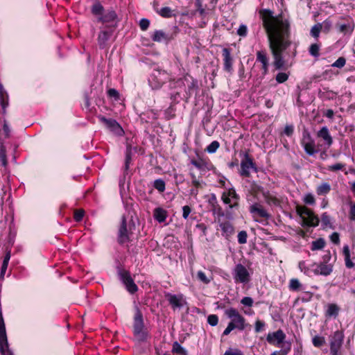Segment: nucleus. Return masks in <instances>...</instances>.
Segmentation results:
<instances>
[{"label": "nucleus", "mask_w": 355, "mask_h": 355, "mask_svg": "<svg viewBox=\"0 0 355 355\" xmlns=\"http://www.w3.org/2000/svg\"><path fill=\"white\" fill-rule=\"evenodd\" d=\"M135 339L138 342H145L147 340L148 334L146 330L137 331L134 332Z\"/></svg>", "instance_id": "34"}, {"label": "nucleus", "mask_w": 355, "mask_h": 355, "mask_svg": "<svg viewBox=\"0 0 355 355\" xmlns=\"http://www.w3.org/2000/svg\"><path fill=\"white\" fill-rule=\"evenodd\" d=\"M339 307L336 304H329L327 306L326 315L336 318L338 315Z\"/></svg>", "instance_id": "31"}, {"label": "nucleus", "mask_w": 355, "mask_h": 355, "mask_svg": "<svg viewBox=\"0 0 355 355\" xmlns=\"http://www.w3.org/2000/svg\"><path fill=\"white\" fill-rule=\"evenodd\" d=\"M320 48V44H318L317 43L312 44L309 49V53H310L311 55H312L315 58H318L320 55V53H319Z\"/></svg>", "instance_id": "39"}, {"label": "nucleus", "mask_w": 355, "mask_h": 355, "mask_svg": "<svg viewBox=\"0 0 355 355\" xmlns=\"http://www.w3.org/2000/svg\"><path fill=\"white\" fill-rule=\"evenodd\" d=\"M117 241L121 245L130 241V234L127 229L126 218L124 216L121 218V223L118 232Z\"/></svg>", "instance_id": "12"}, {"label": "nucleus", "mask_w": 355, "mask_h": 355, "mask_svg": "<svg viewBox=\"0 0 355 355\" xmlns=\"http://www.w3.org/2000/svg\"><path fill=\"white\" fill-rule=\"evenodd\" d=\"M195 5L197 8L196 12H198L201 17H204L207 14V12L202 6V0H196Z\"/></svg>", "instance_id": "45"}, {"label": "nucleus", "mask_w": 355, "mask_h": 355, "mask_svg": "<svg viewBox=\"0 0 355 355\" xmlns=\"http://www.w3.org/2000/svg\"><path fill=\"white\" fill-rule=\"evenodd\" d=\"M321 221L324 226L327 227L328 225H330V218L329 215L327 213L322 214L321 216Z\"/></svg>", "instance_id": "61"}, {"label": "nucleus", "mask_w": 355, "mask_h": 355, "mask_svg": "<svg viewBox=\"0 0 355 355\" xmlns=\"http://www.w3.org/2000/svg\"><path fill=\"white\" fill-rule=\"evenodd\" d=\"M289 290L291 291H300L304 289L303 285L300 283L299 279L293 278L289 282Z\"/></svg>", "instance_id": "27"}, {"label": "nucleus", "mask_w": 355, "mask_h": 355, "mask_svg": "<svg viewBox=\"0 0 355 355\" xmlns=\"http://www.w3.org/2000/svg\"><path fill=\"white\" fill-rule=\"evenodd\" d=\"M131 149L128 147L125 153V170L127 171L129 168L130 164L131 162Z\"/></svg>", "instance_id": "49"}, {"label": "nucleus", "mask_w": 355, "mask_h": 355, "mask_svg": "<svg viewBox=\"0 0 355 355\" xmlns=\"http://www.w3.org/2000/svg\"><path fill=\"white\" fill-rule=\"evenodd\" d=\"M207 322L209 323V324H210L212 327L216 326L218 322V316L215 314L209 315L207 317Z\"/></svg>", "instance_id": "52"}, {"label": "nucleus", "mask_w": 355, "mask_h": 355, "mask_svg": "<svg viewBox=\"0 0 355 355\" xmlns=\"http://www.w3.org/2000/svg\"><path fill=\"white\" fill-rule=\"evenodd\" d=\"M98 118L99 121L103 123L110 130L117 135H121L123 132L122 128L116 120L112 119H106L103 116H98Z\"/></svg>", "instance_id": "13"}, {"label": "nucleus", "mask_w": 355, "mask_h": 355, "mask_svg": "<svg viewBox=\"0 0 355 355\" xmlns=\"http://www.w3.org/2000/svg\"><path fill=\"white\" fill-rule=\"evenodd\" d=\"M184 81L187 83V89L186 90L187 98H190L193 94H195L198 90V82L197 80L193 79L192 78H188L187 77L184 78Z\"/></svg>", "instance_id": "24"}, {"label": "nucleus", "mask_w": 355, "mask_h": 355, "mask_svg": "<svg viewBox=\"0 0 355 355\" xmlns=\"http://www.w3.org/2000/svg\"><path fill=\"white\" fill-rule=\"evenodd\" d=\"M238 242L240 244H245L247 243L248 234L245 231L243 230L238 234Z\"/></svg>", "instance_id": "48"}, {"label": "nucleus", "mask_w": 355, "mask_h": 355, "mask_svg": "<svg viewBox=\"0 0 355 355\" xmlns=\"http://www.w3.org/2000/svg\"><path fill=\"white\" fill-rule=\"evenodd\" d=\"M324 240L323 239H318L311 243V249L312 250H321L324 248Z\"/></svg>", "instance_id": "38"}, {"label": "nucleus", "mask_w": 355, "mask_h": 355, "mask_svg": "<svg viewBox=\"0 0 355 355\" xmlns=\"http://www.w3.org/2000/svg\"><path fill=\"white\" fill-rule=\"evenodd\" d=\"M241 303L244 306H252L253 304V300L250 297H244L241 300Z\"/></svg>", "instance_id": "62"}, {"label": "nucleus", "mask_w": 355, "mask_h": 355, "mask_svg": "<svg viewBox=\"0 0 355 355\" xmlns=\"http://www.w3.org/2000/svg\"><path fill=\"white\" fill-rule=\"evenodd\" d=\"M150 25V21L147 19H141L139 22L140 28L142 31H146L148 29Z\"/></svg>", "instance_id": "60"}, {"label": "nucleus", "mask_w": 355, "mask_h": 355, "mask_svg": "<svg viewBox=\"0 0 355 355\" xmlns=\"http://www.w3.org/2000/svg\"><path fill=\"white\" fill-rule=\"evenodd\" d=\"M322 30V24L321 23H318L311 28L310 34L314 38L318 39Z\"/></svg>", "instance_id": "35"}, {"label": "nucleus", "mask_w": 355, "mask_h": 355, "mask_svg": "<svg viewBox=\"0 0 355 355\" xmlns=\"http://www.w3.org/2000/svg\"><path fill=\"white\" fill-rule=\"evenodd\" d=\"M224 355H244L242 351L239 349H228L225 352Z\"/></svg>", "instance_id": "55"}, {"label": "nucleus", "mask_w": 355, "mask_h": 355, "mask_svg": "<svg viewBox=\"0 0 355 355\" xmlns=\"http://www.w3.org/2000/svg\"><path fill=\"white\" fill-rule=\"evenodd\" d=\"M191 163L196 168L200 170L208 168L207 162L201 158H199L198 159H192L191 161Z\"/></svg>", "instance_id": "33"}, {"label": "nucleus", "mask_w": 355, "mask_h": 355, "mask_svg": "<svg viewBox=\"0 0 355 355\" xmlns=\"http://www.w3.org/2000/svg\"><path fill=\"white\" fill-rule=\"evenodd\" d=\"M153 187L159 192L165 190V182L162 179H157L154 181Z\"/></svg>", "instance_id": "41"}, {"label": "nucleus", "mask_w": 355, "mask_h": 355, "mask_svg": "<svg viewBox=\"0 0 355 355\" xmlns=\"http://www.w3.org/2000/svg\"><path fill=\"white\" fill-rule=\"evenodd\" d=\"M312 343L315 347H320L324 344L325 339L322 336H315L312 338Z\"/></svg>", "instance_id": "42"}, {"label": "nucleus", "mask_w": 355, "mask_h": 355, "mask_svg": "<svg viewBox=\"0 0 355 355\" xmlns=\"http://www.w3.org/2000/svg\"><path fill=\"white\" fill-rule=\"evenodd\" d=\"M120 279L125 286L126 289L130 293H135L137 291L138 287L135 284L132 278L131 277L129 272L123 270L119 272Z\"/></svg>", "instance_id": "11"}, {"label": "nucleus", "mask_w": 355, "mask_h": 355, "mask_svg": "<svg viewBox=\"0 0 355 355\" xmlns=\"http://www.w3.org/2000/svg\"><path fill=\"white\" fill-rule=\"evenodd\" d=\"M0 104L2 108V113L3 114H5L6 112V107L9 105V97L8 94L3 96H0Z\"/></svg>", "instance_id": "37"}, {"label": "nucleus", "mask_w": 355, "mask_h": 355, "mask_svg": "<svg viewBox=\"0 0 355 355\" xmlns=\"http://www.w3.org/2000/svg\"><path fill=\"white\" fill-rule=\"evenodd\" d=\"M317 137L324 141V143L327 148L330 147L333 144V138L327 126L321 128V129L317 132Z\"/></svg>", "instance_id": "20"}, {"label": "nucleus", "mask_w": 355, "mask_h": 355, "mask_svg": "<svg viewBox=\"0 0 355 355\" xmlns=\"http://www.w3.org/2000/svg\"><path fill=\"white\" fill-rule=\"evenodd\" d=\"M153 41L157 42H168L173 39L172 34L164 33L163 31H155L151 37Z\"/></svg>", "instance_id": "21"}, {"label": "nucleus", "mask_w": 355, "mask_h": 355, "mask_svg": "<svg viewBox=\"0 0 355 355\" xmlns=\"http://www.w3.org/2000/svg\"><path fill=\"white\" fill-rule=\"evenodd\" d=\"M265 326V323L261 320H257L255 322V331L257 333L260 332L263 330V327Z\"/></svg>", "instance_id": "64"}, {"label": "nucleus", "mask_w": 355, "mask_h": 355, "mask_svg": "<svg viewBox=\"0 0 355 355\" xmlns=\"http://www.w3.org/2000/svg\"><path fill=\"white\" fill-rule=\"evenodd\" d=\"M263 28L266 32L269 48L272 55L273 65L277 70L285 69L286 62L282 53L291 45L290 23L282 14L273 15L268 9L259 11Z\"/></svg>", "instance_id": "1"}, {"label": "nucleus", "mask_w": 355, "mask_h": 355, "mask_svg": "<svg viewBox=\"0 0 355 355\" xmlns=\"http://www.w3.org/2000/svg\"><path fill=\"white\" fill-rule=\"evenodd\" d=\"M232 275L236 283L247 284L251 279V274L245 266L238 263L232 270Z\"/></svg>", "instance_id": "7"}, {"label": "nucleus", "mask_w": 355, "mask_h": 355, "mask_svg": "<svg viewBox=\"0 0 355 355\" xmlns=\"http://www.w3.org/2000/svg\"><path fill=\"white\" fill-rule=\"evenodd\" d=\"M248 33V28L245 25L241 24L237 30V34L241 37H245Z\"/></svg>", "instance_id": "56"}, {"label": "nucleus", "mask_w": 355, "mask_h": 355, "mask_svg": "<svg viewBox=\"0 0 355 355\" xmlns=\"http://www.w3.org/2000/svg\"><path fill=\"white\" fill-rule=\"evenodd\" d=\"M297 213L302 219L303 224L307 226L315 227L319 224V218L313 212L304 206H298L296 209Z\"/></svg>", "instance_id": "5"}, {"label": "nucleus", "mask_w": 355, "mask_h": 355, "mask_svg": "<svg viewBox=\"0 0 355 355\" xmlns=\"http://www.w3.org/2000/svg\"><path fill=\"white\" fill-rule=\"evenodd\" d=\"M330 355H341L340 349L344 341V334L341 331H336L329 337Z\"/></svg>", "instance_id": "6"}, {"label": "nucleus", "mask_w": 355, "mask_h": 355, "mask_svg": "<svg viewBox=\"0 0 355 355\" xmlns=\"http://www.w3.org/2000/svg\"><path fill=\"white\" fill-rule=\"evenodd\" d=\"M286 335L282 329H279L275 332L269 333L267 335V341L272 345L279 346L284 343Z\"/></svg>", "instance_id": "16"}, {"label": "nucleus", "mask_w": 355, "mask_h": 355, "mask_svg": "<svg viewBox=\"0 0 355 355\" xmlns=\"http://www.w3.org/2000/svg\"><path fill=\"white\" fill-rule=\"evenodd\" d=\"M349 218L351 220L355 221V203L352 202H349Z\"/></svg>", "instance_id": "57"}, {"label": "nucleus", "mask_w": 355, "mask_h": 355, "mask_svg": "<svg viewBox=\"0 0 355 355\" xmlns=\"http://www.w3.org/2000/svg\"><path fill=\"white\" fill-rule=\"evenodd\" d=\"M165 296L174 311L177 309H181L187 304L186 300L182 294L166 293Z\"/></svg>", "instance_id": "10"}, {"label": "nucleus", "mask_w": 355, "mask_h": 355, "mask_svg": "<svg viewBox=\"0 0 355 355\" xmlns=\"http://www.w3.org/2000/svg\"><path fill=\"white\" fill-rule=\"evenodd\" d=\"M312 268L315 267V268L313 269V271L315 275H320L324 276H327L331 273L333 271V266L331 263H327L325 262H320L317 264L315 263L311 264Z\"/></svg>", "instance_id": "14"}, {"label": "nucleus", "mask_w": 355, "mask_h": 355, "mask_svg": "<svg viewBox=\"0 0 355 355\" xmlns=\"http://www.w3.org/2000/svg\"><path fill=\"white\" fill-rule=\"evenodd\" d=\"M91 12L97 17V21L110 24L107 28L113 29L117 26L119 19L115 11L111 9L104 12V8L98 1L92 5Z\"/></svg>", "instance_id": "2"}, {"label": "nucleus", "mask_w": 355, "mask_h": 355, "mask_svg": "<svg viewBox=\"0 0 355 355\" xmlns=\"http://www.w3.org/2000/svg\"><path fill=\"white\" fill-rule=\"evenodd\" d=\"M172 351L173 353L179 355H187V350L183 348L178 342L173 343Z\"/></svg>", "instance_id": "36"}, {"label": "nucleus", "mask_w": 355, "mask_h": 355, "mask_svg": "<svg viewBox=\"0 0 355 355\" xmlns=\"http://www.w3.org/2000/svg\"><path fill=\"white\" fill-rule=\"evenodd\" d=\"M197 278L199 281L204 283L205 284H209L211 280V278L207 277L205 273L201 270H199L197 272Z\"/></svg>", "instance_id": "43"}, {"label": "nucleus", "mask_w": 355, "mask_h": 355, "mask_svg": "<svg viewBox=\"0 0 355 355\" xmlns=\"http://www.w3.org/2000/svg\"><path fill=\"white\" fill-rule=\"evenodd\" d=\"M222 55L224 62V70L230 73L232 72L233 59L231 55L230 50L227 48H224L222 51Z\"/></svg>", "instance_id": "19"}, {"label": "nucleus", "mask_w": 355, "mask_h": 355, "mask_svg": "<svg viewBox=\"0 0 355 355\" xmlns=\"http://www.w3.org/2000/svg\"><path fill=\"white\" fill-rule=\"evenodd\" d=\"M227 195L229 196L231 198L235 200H238L239 199V195L236 193L235 189L234 188H230L226 192Z\"/></svg>", "instance_id": "59"}, {"label": "nucleus", "mask_w": 355, "mask_h": 355, "mask_svg": "<svg viewBox=\"0 0 355 355\" xmlns=\"http://www.w3.org/2000/svg\"><path fill=\"white\" fill-rule=\"evenodd\" d=\"M336 27L340 33L344 34L350 33L353 31V26L349 23L343 24H337Z\"/></svg>", "instance_id": "32"}, {"label": "nucleus", "mask_w": 355, "mask_h": 355, "mask_svg": "<svg viewBox=\"0 0 355 355\" xmlns=\"http://www.w3.org/2000/svg\"><path fill=\"white\" fill-rule=\"evenodd\" d=\"M219 226L222 230V234L223 236L228 238L234 232V229L232 223L229 221H220L218 220Z\"/></svg>", "instance_id": "23"}, {"label": "nucleus", "mask_w": 355, "mask_h": 355, "mask_svg": "<svg viewBox=\"0 0 355 355\" xmlns=\"http://www.w3.org/2000/svg\"><path fill=\"white\" fill-rule=\"evenodd\" d=\"M84 216V211L78 209L74 211V219L76 221H80Z\"/></svg>", "instance_id": "63"}, {"label": "nucleus", "mask_w": 355, "mask_h": 355, "mask_svg": "<svg viewBox=\"0 0 355 355\" xmlns=\"http://www.w3.org/2000/svg\"><path fill=\"white\" fill-rule=\"evenodd\" d=\"M0 352L2 355H12L8 350V343L6 331L5 323L0 313Z\"/></svg>", "instance_id": "9"}, {"label": "nucleus", "mask_w": 355, "mask_h": 355, "mask_svg": "<svg viewBox=\"0 0 355 355\" xmlns=\"http://www.w3.org/2000/svg\"><path fill=\"white\" fill-rule=\"evenodd\" d=\"M345 167L344 164L337 163L333 165H330L328 166L327 169L330 171H336L340 170H343Z\"/></svg>", "instance_id": "53"}, {"label": "nucleus", "mask_w": 355, "mask_h": 355, "mask_svg": "<svg viewBox=\"0 0 355 355\" xmlns=\"http://www.w3.org/2000/svg\"><path fill=\"white\" fill-rule=\"evenodd\" d=\"M250 212L253 215L254 217L258 216L264 218H269L270 215L268 211L263 207V206L259 203H254L250 207Z\"/></svg>", "instance_id": "17"}, {"label": "nucleus", "mask_w": 355, "mask_h": 355, "mask_svg": "<svg viewBox=\"0 0 355 355\" xmlns=\"http://www.w3.org/2000/svg\"><path fill=\"white\" fill-rule=\"evenodd\" d=\"M144 329L143 316L139 310H137L135 318L133 324V331H141Z\"/></svg>", "instance_id": "25"}, {"label": "nucleus", "mask_w": 355, "mask_h": 355, "mask_svg": "<svg viewBox=\"0 0 355 355\" xmlns=\"http://www.w3.org/2000/svg\"><path fill=\"white\" fill-rule=\"evenodd\" d=\"M113 33V29H103L99 32L98 36V44L101 49L106 46L107 42L109 40Z\"/></svg>", "instance_id": "18"}, {"label": "nucleus", "mask_w": 355, "mask_h": 355, "mask_svg": "<svg viewBox=\"0 0 355 355\" xmlns=\"http://www.w3.org/2000/svg\"><path fill=\"white\" fill-rule=\"evenodd\" d=\"M303 201L305 204L310 205H313L315 203V198L311 193L305 194Z\"/></svg>", "instance_id": "47"}, {"label": "nucleus", "mask_w": 355, "mask_h": 355, "mask_svg": "<svg viewBox=\"0 0 355 355\" xmlns=\"http://www.w3.org/2000/svg\"><path fill=\"white\" fill-rule=\"evenodd\" d=\"M302 144L304 146L305 152L309 155H313L317 153L315 148V142L311 139L309 132H304Z\"/></svg>", "instance_id": "15"}, {"label": "nucleus", "mask_w": 355, "mask_h": 355, "mask_svg": "<svg viewBox=\"0 0 355 355\" xmlns=\"http://www.w3.org/2000/svg\"><path fill=\"white\" fill-rule=\"evenodd\" d=\"M331 186L328 182H322L316 188V193L318 196H324L329 193Z\"/></svg>", "instance_id": "28"}, {"label": "nucleus", "mask_w": 355, "mask_h": 355, "mask_svg": "<svg viewBox=\"0 0 355 355\" xmlns=\"http://www.w3.org/2000/svg\"><path fill=\"white\" fill-rule=\"evenodd\" d=\"M154 218L159 222L163 223L166 218V212L162 208H156L154 211Z\"/></svg>", "instance_id": "30"}, {"label": "nucleus", "mask_w": 355, "mask_h": 355, "mask_svg": "<svg viewBox=\"0 0 355 355\" xmlns=\"http://www.w3.org/2000/svg\"><path fill=\"white\" fill-rule=\"evenodd\" d=\"M257 61L262 64L263 74L266 75L268 71V58L264 51H259L257 52Z\"/></svg>", "instance_id": "22"}, {"label": "nucleus", "mask_w": 355, "mask_h": 355, "mask_svg": "<svg viewBox=\"0 0 355 355\" xmlns=\"http://www.w3.org/2000/svg\"><path fill=\"white\" fill-rule=\"evenodd\" d=\"M343 253L345 258V263L347 268H351L354 266V263L350 259V250L349 248L347 245H345L343 249Z\"/></svg>", "instance_id": "26"}, {"label": "nucleus", "mask_w": 355, "mask_h": 355, "mask_svg": "<svg viewBox=\"0 0 355 355\" xmlns=\"http://www.w3.org/2000/svg\"><path fill=\"white\" fill-rule=\"evenodd\" d=\"M0 160L1 161L3 166H6L7 164L6 150L2 145L0 146Z\"/></svg>", "instance_id": "54"}, {"label": "nucleus", "mask_w": 355, "mask_h": 355, "mask_svg": "<svg viewBox=\"0 0 355 355\" xmlns=\"http://www.w3.org/2000/svg\"><path fill=\"white\" fill-rule=\"evenodd\" d=\"M219 146L220 144L218 141H214L209 146H207L206 148V151L209 153H214L218 150Z\"/></svg>", "instance_id": "46"}, {"label": "nucleus", "mask_w": 355, "mask_h": 355, "mask_svg": "<svg viewBox=\"0 0 355 355\" xmlns=\"http://www.w3.org/2000/svg\"><path fill=\"white\" fill-rule=\"evenodd\" d=\"M345 63H346L345 58L344 57H340L331 64V66L333 67H337V68L341 69L345 66Z\"/></svg>", "instance_id": "51"}, {"label": "nucleus", "mask_w": 355, "mask_h": 355, "mask_svg": "<svg viewBox=\"0 0 355 355\" xmlns=\"http://www.w3.org/2000/svg\"><path fill=\"white\" fill-rule=\"evenodd\" d=\"M298 267L302 272L308 276H309L311 275V271H313V270L311 269V268L306 265L304 261H300Z\"/></svg>", "instance_id": "40"}, {"label": "nucleus", "mask_w": 355, "mask_h": 355, "mask_svg": "<svg viewBox=\"0 0 355 355\" xmlns=\"http://www.w3.org/2000/svg\"><path fill=\"white\" fill-rule=\"evenodd\" d=\"M171 80V76L165 70L154 69L148 78V85L152 89H159L168 80Z\"/></svg>", "instance_id": "4"}, {"label": "nucleus", "mask_w": 355, "mask_h": 355, "mask_svg": "<svg viewBox=\"0 0 355 355\" xmlns=\"http://www.w3.org/2000/svg\"><path fill=\"white\" fill-rule=\"evenodd\" d=\"M243 157L244 159L241 162L240 175L243 177L248 178L250 176V169H253L257 172V168L255 164L253 162L252 159L248 153H245L243 154Z\"/></svg>", "instance_id": "8"}, {"label": "nucleus", "mask_w": 355, "mask_h": 355, "mask_svg": "<svg viewBox=\"0 0 355 355\" xmlns=\"http://www.w3.org/2000/svg\"><path fill=\"white\" fill-rule=\"evenodd\" d=\"M225 315L231 320L227 327L224 330L223 335L227 336L234 329L243 331L246 327L245 319L239 312L234 308L227 309L225 311Z\"/></svg>", "instance_id": "3"}, {"label": "nucleus", "mask_w": 355, "mask_h": 355, "mask_svg": "<svg viewBox=\"0 0 355 355\" xmlns=\"http://www.w3.org/2000/svg\"><path fill=\"white\" fill-rule=\"evenodd\" d=\"M282 349L279 351L282 355H286L291 348V343H284L282 346Z\"/></svg>", "instance_id": "58"}, {"label": "nucleus", "mask_w": 355, "mask_h": 355, "mask_svg": "<svg viewBox=\"0 0 355 355\" xmlns=\"http://www.w3.org/2000/svg\"><path fill=\"white\" fill-rule=\"evenodd\" d=\"M288 78V74L284 73V72H279L277 74L275 79L276 81L278 83H283L286 82Z\"/></svg>", "instance_id": "50"}, {"label": "nucleus", "mask_w": 355, "mask_h": 355, "mask_svg": "<svg viewBox=\"0 0 355 355\" xmlns=\"http://www.w3.org/2000/svg\"><path fill=\"white\" fill-rule=\"evenodd\" d=\"M263 197L267 204L270 205H275L277 206L279 205V199L273 196L272 194L270 193L269 192L263 193Z\"/></svg>", "instance_id": "29"}, {"label": "nucleus", "mask_w": 355, "mask_h": 355, "mask_svg": "<svg viewBox=\"0 0 355 355\" xmlns=\"http://www.w3.org/2000/svg\"><path fill=\"white\" fill-rule=\"evenodd\" d=\"M158 13L163 17H171L173 16V10L169 7H164L158 11Z\"/></svg>", "instance_id": "44"}]
</instances>
